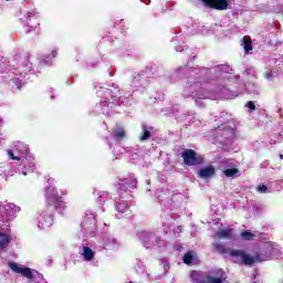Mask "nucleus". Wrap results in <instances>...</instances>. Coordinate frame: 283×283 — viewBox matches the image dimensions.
Listing matches in <instances>:
<instances>
[{
    "label": "nucleus",
    "instance_id": "f257e3e1",
    "mask_svg": "<svg viewBox=\"0 0 283 283\" xmlns=\"http://www.w3.org/2000/svg\"><path fill=\"white\" fill-rule=\"evenodd\" d=\"M45 213H50L52 209L54 211H59L61 216L65 209H67V203L63 200V197L59 195V190L56 188L48 187L45 190Z\"/></svg>",
    "mask_w": 283,
    "mask_h": 283
},
{
    "label": "nucleus",
    "instance_id": "f03ea898",
    "mask_svg": "<svg viewBox=\"0 0 283 283\" xmlns=\"http://www.w3.org/2000/svg\"><path fill=\"white\" fill-rule=\"evenodd\" d=\"M230 255L232 258H241V264L244 266H253L258 262H263L261 253H255L254 256H251V254H248L243 250H232Z\"/></svg>",
    "mask_w": 283,
    "mask_h": 283
},
{
    "label": "nucleus",
    "instance_id": "7ed1b4c3",
    "mask_svg": "<svg viewBox=\"0 0 283 283\" xmlns=\"http://www.w3.org/2000/svg\"><path fill=\"white\" fill-rule=\"evenodd\" d=\"M181 156L185 165H188V167H196L205 163V157L198 155L193 149H186Z\"/></svg>",
    "mask_w": 283,
    "mask_h": 283
},
{
    "label": "nucleus",
    "instance_id": "20e7f679",
    "mask_svg": "<svg viewBox=\"0 0 283 283\" xmlns=\"http://www.w3.org/2000/svg\"><path fill=\"white\" fill-rule=\"evenodd\" d=\"M9 269H11V271L13 273H19L23 277H27V280H33V277H34V274L32 273V269H30V268H21L15 262H9Z\"/></svg>",
    "mask_w": 283,
    "mask_h": 283
},
{
    "label": "nucleus",
    "instance_id": "39448f33",
    "mask_svg": "<svg viewBox=\"0 0 283 283\" xmlns=\"http://www.w3.org/2000/svg\"><path fill=\"white\" fill-rule=\"evenodd\" d=\"M206 8H211V10H228L229 0H205Z\"/></svg>",
    "mask_w": 283,
    "mask_h": 283
},
{
    "label": "nucleus",
    "instance_id": "423d86ee",
    "mask_svg": "<svg viewBox=\"0 0 283 283\" xmlns=\"http://www.w3.org/2000/svg\"><path fill=\"white\" fill-rule=\"evenodd\" d=\"M227 276H224V272L219 270V277L211 276L209 274L202 276L197 281V283H224Z\"/></svg>",
    "mask_w": 283,
    "mask_h": 283
},
{
    "label": "nucleus",
    "instance_id": "0eeeda50",
    "mask_svg": "<svg viewBox=\"0 0 283 283\" xmlns=\"http://www.w3.org/2000/svg\"><path fill=\"white\" fill-rule=\"evenodd\" d=\"M145 249H151L155 242H158V238L154 232L142 233L140 235Z\"/></svg>",
    "mask_w": 283,
    "mask_h": 283
},
{
    "label": "nucleus",
    "instance_id": "6e6552de",
    "mask_svg": "<svg viewBox=\"0 0 283 283\" xmlns=\"http://www.w3.org/2000/svg\"><path fill=\"white\" fill-rule=\"evenodd\" d=\"M213 176H216V168L213 166L201 168L198 171V178L209 179V178H213Z\"/></svg>",
    "mask_w": 283,
    "mask_h": 283
},
{
    "label": "nucleus",
    "instance_id": "1a4fd4ad",
    "mask_svg": "<svg viewBox=\"0 0 283 283\" xmlns=\"http://www.w3.org/2000/svg\"><path fill=\"white\" fill-rule=\"evenodd\" d=\"M21 165L27 171H34V169H36V163H34V158L29 156L21 159Z\"/></svg>",
    "mask_w": 283,
    "mask_h": 283
},
{
    "label": "nucleus",
    "instance_id": "9d476101",
    "mask_svg": "<svg viewBox=\"0 0 283 283\" xmlns=\"http://www.w3.org/2000/svg\"><path fill=\"white\" fill-rule=\"evenodd\" d=\"M45 217L43 216H40V218H38L39 222L41 223V227L42 228H45V227H52V224H54V213H51V214H45Z\"/></svg>",
    "mask_w": 283,
    "mask_h": 283
},
{
    "label": "nucleus",
    "instance_id": "9b49d317",
    "mask_svg": "<svg viewBox=\"0 0 283 283\" xmlns=\"http://www.w3.org/2000/svg\"><path fill=\"white\" fill-rule=\"evenodd\" d=\"M216 235H218V238L224 239H231L233 238V229L229 228V229H220L216 232Z\"/></svg>",
    "mask_w": 283,
    "mask_h": 283
},
{
    "label": "nucleus",
    "instance_id": "f8f14e48",
    "mask_svg": "<svg viewBox=\"0 0 283 283\" xmlns=\"http://www.w3.org/2000/svg\"><path fill=\"white\" fill-rule=\"evenodd\" d=\"M242 41L243 50L245 54H249L251 50H253V41L251 39H248L247 36H244Z\"/></svg>",
    "mask_w": 283,
    "mask_h": 283
},
{
    "label": "nucleus",
    "instance_id": "ddd939ff",
    "mask_svg": "<svg viewBox=\"0 0 283 283\" xmlns=\"http://www.w3.org/2000/svg\"><path fill=\"white\" fill-rule=\"evenodd\" d=\"M83 256L86 262H92L94 260V251L90 247H83Z\"/></svg>",
    "mask_w": 283,
    "mask_h": 283
},
{
    "label": "nucleus",
    "instance_id": "4468645a",
    "mask_svg": "<svg viewBox=\"0 0 283 283\" xmlns=\"http://www.w3.org/2000/svg\"><path fill=\"white\" fill-rule=\"evenodd\" d=\"M143 133L142 136L139 137L140 143H145V140H149V138H151V132H149V129H147L146 125L142 126Z\"/></svg>",
    "mask_w": 283,
    "mask_h": 283
},
{
    "label": "nucleus",
    "instance_id": "2eb2a0df",
    "mask_svg": "<svg viewBox=\"0 0 283 283\" xmlns=\"http://www.w3.org/2000/svg\"><path fill=\"white\" fill-rule=\"evenodd\" d=\"M10 244V238L8 234L0 233V251L6 249Z\"/></svg>",
    "mask_w": 283,
    "mask_h": 283
},
{
    "label": "nucleus",
    "instance_id": "dca6fc26",
    "mask_svg": "<svg viewBox=\"0 0 283 283\" xmlns=\"http://www.w3.org/2000/svg\"><path fill=\"white\" fill-rule=\"evenodd\" d=\"M240 235H241V239H243L245 242H250L251 240H253V238H255V234H253L249 230L241 232Z\"/></svg>",
    "mask_w": 283,
    "mask_h": 283
},
{
    "label": "nucleus",
    "instance_id": "f3484780",
    "mask_svg": "<svg viewBox=\"0 0 283 283\" xmlns=\"http://www.w3.org/2000/svg\"><path fill=\"white\" fill-rule=\"evenodd\" d=\"M223 174L227 178H233L237 174H240V169L238 168H229L223 170Z\"/></svg>",
    "mask_w": 283,
    "mask_h": 283
},
{
    "label": "nucleus",
    "instance_id": "a211bd4d",
    "mask_svg": "<svg viewBox=\"0 0 283 283\" xmlns=\"http://www.w3.org/2000/svg\"><path fill=\"white\" fill-rule=\"evenodd\" d=\"M213 247L217 253H220L221 255H224L227 253V247H224L223 243H214Z\"/></svg>",
    "mask_w": 283,
    "mask_h": 283
},
{
    "label": "nucleus",
    "instance_id": "6ab92c4d",
    "mask_svg": "<svg viewBox=\"0 0 283 283\" xmlns=\"http://www.w3.org/2000/svg\"><path fill=\"white\" fill-rule=\"evenodd\" d=\"M193 263V252L188 251L185 255H184V264H192Z\"/></svg>",
    "mask_w": 283,
    "mask_h": 283
},
{
    "label": "nucleus",
    "instance_id": "aec40b11",
    "mask_svg": "<svg viewBox=\"0 0 283 283\" xmlns=\"http://www.w3.org/2000/svg\"><path fill=\"white\" fill-rule=\"evenodd\" d=\"M114 138L117 140H123L125 138V128H118L114 132Z\"/></svg>",
    "mask_w": 283,
    "mask_h": 283
},
{
    "label": "nucleus",
    "instance_id": "412c9836",
    "mask_svg": "<svg viewBox=\"0 0 283 283\" xmlns=\"http://www.w3.org/2000/svg\"><path fill=\"white\" fill-rule=\"evenodd\" d=\"M117 211H122V213H125V211H129V206L127 203H118Z\"/></svg>",
    "mask_w": 283,
    "mask_h": 283
},
{
    "label": "nucleus",
    "instance_id": "4be33fe9",
    "mask_svg": "<svg viewBox=\"0 0 283 283\" xmlns=\"http://www.w3.org/2000/svg\"><path fill=\"white\" fill-rule=\"evenodd\" d=\"M256 191L259 193H266V191H269V187H266V185H264V184L259 185L258 188H256Z\"/></svg>",
    "mask_w": 283,
    "mask_h": 283
},
{
    "label": "nucleus",
    "instance_id": "5701e85b",
    "mask_svg": "<svg viewBox=\"0 0 283 283\" xmlns=\"http://www.w3.org/2000/svg\"><path fill=\"white\" fill-rule=\"evenodd\" d=\"M12 82L15 85L17 90H21V87H22L21 80L15 77L12 80Z\"/></svg>",
    "mask_w": 283,
    "mask_h": 283
},
{
    "label": "nucleus",
    "instance_id": "b1692460",
    "mask_svg": "<svg viewBox=\"0 0 283 283\" xmlns=\"http://www.w3.org/2000/svg\"><path fill=\"white\" fill-rule=\"evenodd\" d=\"M8 156L11 158V160H21V157L14 156V151L8 150Z\"/></svg>",
    "mask_w": 283,
    "mask_h": 283
},
{
    "label": "nucleus",
    "instance_id": "393cba45",
    "mask_svg": "<svg viewBox=\"0 0 283 283\" xmlns=\"http://www.w3.org/2000/svg\"><path fill=\"white\" fill-rule=\"evenodd\" d=\"M247 107H248L249 109H252L253 112L256 109V108H255V104H254L253 102H251V101L247 103Z\"/></svg>",
    "mask_w": 283,
    "mask_h": 283
},
{
    "label": "nucleus",
    "instance_id": "a878e982",
    "mask_svg": "<svg viewBox=\"0 0 283 283\" xmlns=\"http://www.w3.org/2000/svg\"><path fill=\"white\" fill-rule=\"evenodd\" d=\"M52 56H53V59H56V50L52 51Z\"/></svg>",
    "mask_w": 283,
    "mask_h": 283
},
{
    "label": "nucleus",
    "instance_id": "bb28decb",
    "mask_svg": "<svg viewBox=\"0 0 283 283\" xmlns=\"http://www.w3.org/2000/svg\"><path fill=\"white\" fill-rule=\"evenodd\" d=\"M119 187H120L122 191H126L127 190V188L123 187V185H119Z\"/></svg>",
    "mask_w": 283,
    "mask_h": 283
},
{
    "label": "nucleus",
    "instance_id": "cd10ccee",
    "mask_svg": "<svg viewBox=\"0 0 283 283\" xmlns=\"http://www.w3.org/2000/svg\"><path fill=\"white\" fill-rule=\"evenodd\" d=\"M22 176H28V171L23 170Z\"/></svg>",
    "mask_w": 283,
    "mask_h": 283
},
{
    "label": "nucleus",
    "instance_id": "c85d7f7f",
    "mask_svg": "<svg viewBox=\"0 0 283 283\" xmlns=\"http://www.w3.org/2000/svg\"><path fill=\"white\" fill-rule=\"evenodd\" d=\"M125 185H129V181H127V179L124 180Z\"/></svg>",
    "mask_w": 283,
    "mask_h": 283
},
{
    "label": "nucleus",
    "instance_id": "c756f323",
    "mask_svg": "<svg viewBox=\"0 0 283 283\" xmlns=\"http://www.w3.org/2000/svg\"><path fill=\"white\" fill-rule=\"evenodd\" d=\"M281 160L283 159V155H280Z\"/></svg>",
    "mask_w": 283,
    "mask_h": 283
},
{
    "label": "nucleus",
    "instance_id": "7c9ffc66",
    "mask_svg": "<svg viewBox=\"0 0 283 283\" xmlns=\"http://www.w3.org/2000/svg\"><path fill=\"white\" fill-rule=\"evenodd\" d=\"M201 1H202L203 6H205V0H201Z\"/></svg>",
    "mask_w": 283,
    "mask_h": 283
}]
</instances>
